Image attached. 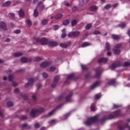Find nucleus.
<instances>
[{
    "mask_svg": "<svg viewBox=\"0 0 130 130\" xmlns=\"http://www.w3.org/2000/svg\"><path fill=\"white\" fill-rule=\"evenodd\" d=\"M91 27H92V24L89 23L86 25L85 28L86 29V30H89V29H90Z\"/></svg>",
    "mask_w": 130,
    "mask_h": 130,
    "instance_id": "obj_38",
    "label": "nucleus"
},
{
    "mask_svg": "<svg viewBox=\"0 0 130 130\" xmlns=\"http://www.w3.org/2000/svg\"><path fill=\"white\" fill-rule=\"evenodd\" d=\"M38 5L40 9H41V10H43V9H44V5H43V3L42 2H39L38 3Z\"/></svg>",
    "mask_w": 130,
    "mask_h": 130,
    "instance_id": "obj_21",
    "label": "nucleus"
},
{
    "mask_svg": "<svg viewBox=\"0 0 130 130\" xmlns=\"http://www.w3.org/2000/svg\"><path fill=\"white\" fill-rule=\"evenodd\" d=\"M90 45H92V44L89 42H84L81 44V47H87V46H90Z\"/></svg>",
    "mask_w": 130,
    "mask_h": 130,
    "instance_id": "obj_16",
    "label": "nucleus"
},
{
    "mask_svg": "<svg viewBox=\"0 0 130 130\" xmlns=\"http://www.w3.org/2000/svg\"><path fill=\"white\" fill-rule=\"evenodd\" d=\"M0 28L3 30H5V31L7 30V25L5 22H0Z\"/></svg>",
    "mask_w": 130,
    "mask_h": 130,
    "instance_id": "obj_11",
    "label": "nucleus"
},
{
    "mask_svg": "<svg viewBox=\"0 0 130 130\" xmlns=\"http://www.w3.org/2000/svg\"><path fill=\"white\" fill-rule=\"evenodd\" d=\"M26 23L28 25V26H32V21L28 19L26 20Z\"/></svg>",
    "mask_w": 130,
    "mask_h": 130,
    "instance_id": "obj_30",
    "label": "nucleus"
},
{
    "mask_svg": "<svg viewBox=\"0 0 130 130\" xmlns=\"http://www.w3.org/2000/svg\"><path fill=\"white\" fill-rule=\"evenodd\" d=\"M97 10H98V7L96 6H92L90 7V11H91V12H95L97 11Z\"/></svg>",
    "mask_w": 130,
    "mask_h": 130,
    "instance_id": "obj_19",
    "label": "nucleus"
},
{
    "mask_svg": "<svg viewBox=\"0 0 130 130\" xmlns=\"http://www.w3.org/2000/svg\"><path fill=\"white\" fill-rule=\"evenodd\" d=\"M43 78H47V77H48V75L46 73H43Z\"/></svg>",
    "mask_w": 130,
    "mask_h": 130,
    "instance_id": "obj_51",
    "label": "nucleus"
},
{
    "mask_svg": "<svg viewBox=\"0 0 130 130\" xmlns=\"http://www.w3.org/2000/svg\"><path fill=\"white\" fill-rule=\"evenodd\" d=\"M93 34H94V35H97L98 34H100V31H99L98 30H95L93 32Z\"/></svg>",
    "mask_w": 130,
    "mask_h": 130,
    "instance_id": "obj_57",
    "label": "nucleus"
},
{
    "mask_svg": "<svg viewBox=\"0 0 130 130\" xmlns=\"http://www.w3.org/2000/svg\"><path fill=\"white\" fill-rule=\"evenodd\" d=\"M35 79L33 78H31L28 80V82L27 84H25V87H27L28 86H30V85H32L33 83H34Z\"/></svg>",
    "mask_w": 130,
    "mask_h": 130,
    "instance_id": "obj_12",
    "label": "nucleus"
},
{
    "mask_svg": "<svg viewBox=\"0 0 130 130\" xmlns=\"http://www.w3.org/2000/svg\"><path fill=\"white\" fill-rule=\"evenodd\" d=\"M118 116H120V110H117L113 113V115H110L107 117L106 116H104L103 118L101 120V123H103L104 121L107 120V119H112L114 118V117H118Z\"/></svg>",
    "mask_w": 130,
    "mask_h": 130,
    "instance_id": "obj_1",
    "label": "nucleus"
},
{
    "mask_svg": "<svg viewBox=\"0 0 130 130\" xmlns=\"http://www.w3.org/2000/svg\"><path fill=\"white\" fill-rule=\"evenodd\" d=\"M22 55H23V53L21 52L15 53L14 54V56H15V57H19V56H21Z\"/></svg>",
    "mask_w": 130,
    "mask_h": 130,
    "instance_id": "obj_25",
    "label": "nucleus"
},
{
    "mask_svg": "<svg viewBox=\"0 0 130 130\" xmlns=\"http://www.w3.org/2000/svg\"><path fill=\"white\" fill-rule=\"evenodd\" d=\"M95 72L96 73V74L95 75V77L97 79H99L100 77V76L101 75V68H98L95 70Z\"/></svg>",
    "mask_w": 130,
    "mask_h": 130,
    "instance_id": "obj_6",
    "label": "nucleus"
},
{
    "mask_svg": "<svg viewBox=\"0 0 130 130\" xmlns=\"http://www.w3.org/2000/svg\"><path fill=\"white\" fill-rule=\"evenodd\" d=\"M101 84V82L100 81H97L95 83H94L91 86V88L92 89H95V88H96V87H98V86H100Z\"/></svg>",
    "mask_w": 130,
    "mask_h": 130,
    "instance_id": "obj_10",
    "label": "nucleus"
},
{
    "mask_svg": "<svg viewBox=\"0 0 130 130\" xmlns=\"http://www.w3.org/2000/svg\"><path fill=\"white\" fill-rule=\"evenodd\" d=\"M9 17H15V14L12 13H9Z\"/></svg>",
    "mask_w": 130,
    "mask_h": 130,
    "instance_id": "obj_60",
    "label": "nucleus"
},
{
    "mask_svg": "<svg viewBox=\"0 0 130 130\" xmlns=\"http://www.w3.org/2000/svg\"><path fill=\"white\" fill-rule=\"evenodd\" d=\"M11 2L10 1H7L6 2H5L4 3H3V4L2 5L3 7H8L9 6H10V5H11Z\"/></svg>",
    "mask_w": 130,
    "mask_h": 130,
    "instance_id": "obj_20",
    "label": "nucleus"
},
{
    "mask_svg": "<svg viewBox=\"0 0 130 130\" xmlns=\"http://www.w3.org/2000/svg\"><path fill=\"white\" fill-rule=\"evenodd\" d=\"M45 111V109L44 108H41L39 109L32 110L30 115L31 117H36V114H38V113H42Z\"/></svg>",
    "mask_w": 130,
    "mask_h": 130,
    "instance_id": "obj_3",
    "label": "nucleus"
},
{
    "mask_svg": "<svg viewBox=\"0 0 130 130\" xmlns=\"http://www.w3.org/2000/svg\"><path fill=\"white\" fill-rule=\"evenodd\" d=\"M125 25H126L125 23H121L120 25H119V27H120V28H121L122 29V28H124V27H125Z\"/></svg>",
    "mask_w": 130,
    "mask_h": 130,
    "instance_id": "obj_41",
    "label": "nucleus"
},
{
    "mask_svg": "<svg viewBox=\"0 0 130 130\" xmlns=\"http://www.w3.org/2000/svg\"><path fill=\"white\" fill-rule=\"evenodd\" d=\"M80 35V31L76 30L73 32H70L69 33L68 36V37H78Z\"/></svg>",
    "mask_w": 130,
    "mask_h": 130,
    "instance_id": "obj_5",
    "label": "nucleus"
},
{
    "mask_svg": "<svg viewBox=\"0 0 130 130\" xmlns=\"http://www.w3.org/2000/svg\"><path fill=\"white\" fill-rule=\"evenodd\" d=\"M115 48H120L121 47V43L117 44L115 46Z\"/></svg>",
    "mask_w": 130,
    "mask_h": 130,
    "instance_id": "obj_44",
    "label": "nucleus"
},
{
    "mask_svg": "<svg viewBox=\"0 0 130 130\" xmlns=\"http://www.w3.org/2000/svg\"><path fill=\"white\" fill-rule=\"evenodd\" d=\"M72 10L73 11H74V12H75V11H77V7L76 6L73 7L72 8Z\"/></svg>",
    "mask_w": 130,
    "mask_h": 130,
    "instance_id": "obj_61",
    "label": "nucleus"
},
{
    "mask_svg": "<svg viewBox=\"0 0 130 130\" xmlns=\"http://www.w3.org/2000/svg\"><path fill=\"white\" fill-rule=\"evenodd\" d=\"M58 81H59V76L55 77L54 79V82L56 83V82H58Z\"/></svg>",
    "mask_w": 130,
    "mask_h": 130,
    "instance_id": "obj_34",
    "label": "nucleus"
},
{
    "mask_svg": "<svg viewBox=\"0 0 130 130\" xmlns=\"http://www.w3.org/2000/svg\"><path fill=\"white\" fill-rule=\"evenodd\" d=\"M115 54H119L120 53V50L117 49H113Z\"/></svg>",
    "mask_w": 130,
    "mask_h": 130,
    "instance_id": "obj_28",
    "label": "nucleus"
},
{
    "mask_svg": "<svg viewBox=\"0 0 130 130\" xmlns=\"http://www.w3.org/2000/svg\"><path fill=\"white\" fill-rule=\"evenodd\" d=\"M70 115H71V113H69L68 114H65L64 115V117L65 118V119H67V118H68V117H69Z\"/></svg>",
    "mask_w": 130,
    "mask_h": 130,
    "instance_id": "obj_49",
    "label": "nucleus"
},
{
    "mask_svg": "<svg viewBox=\"0 0 130 130\" xmlns=\"http://www.w3.org/2000/svg\"><path fill=\"white\" fill-rule=\"evenodd\" d=\"M70 4L69 3H66L65 4V6H66V7H70Z\"/></svg>",
    "mask_w": 130,
    "mask_h": 130,
    "instance_id": "obj_64",
    "label": "nucleus"
},
{
    "mask_svg": "<svg viewBox=\"0 0 130 130\" xmlns=\"http://www.w3.org/2000/svg\"><path fill=\"white\" fill-rule=\"evenodd\" d=\"M18 15L19 17H24V11H23V9L19 10V11H18Z\"/></svg>",
    "mask_w": 130,
    "mask_h": 130,
    "instance_id": "obj_17",
    "label": "nucleus"
},
{
    "mask_svg": "<svg viewBox=\"0 0 130 130\" xmlns=\"http://www.w3.org/2000/svg\"><path fill=\"white\" fill-rule=\"evenodd\" d=\"M47 23H48V20L46 19H44L42 21V23L43 25H47Z\"/></svg>",
    "mask_w": 130,
    "mask_h": 130,
    "instance_id": "obj_39",
    "label": "nucleus"
},
{
    "mask_svg": "<svg viewBox=\"0 0 130 130\" xmlns=\"http://www.w3.org/2000/svg\"><path fill=\"white\" fill-rule=\"evenodd\" d=\"M56 17H62V14L59 13L56 16Z\"/></svg>",
    "mask_w": 130,
    "mask_h": 130,
    "instance_id": "obj_63",
    "label": "nucleus"
},
{
    "mask_svg": "<svg viewBox=\"0 0 130 130\" xmlns=\"http://www.w3.org/2000/svg\"><path fill=\"white\" fill-rule=\"evenodd\" d=\"M19 92H20V90H19V89L18 88H16L14 90V93L16 94H17V93H19Z\"/></svg>",
    "mask_w": 130,
    "mask_h": 130,
    "instance_id": "obj_59",
    "label": "nucleus"
},
{
    "mask_svg": "<svg viewBox=\"0 0 130 130\" xmlns=\"http://www.w3.org/2000/svg\"><path fill=\"white\" fill-rule=\"evenodd\" d=\"M108 61V58H101L99 59V63H106Z\"/></svg>",
    "mask_w": 130,
    "mask_h": 130,
    "instance_id": "obj_9",
    "label": "nucleus"
},
{
    "mask_svg": "<svg viewBox=\"0 0 130 130\" xmlns=\"http://www.w3.org/2000/svg\"><path fill=\"white\" fill-rule=\"evenodd\" d=\"M111 8V5H110V4H107L104 7V9H105L106 10H109V9H110Z\"/></svg>",
    "mask_w": 130,
    "mask_h": 130,
    "instance_id": "obj_35",
    "label": "nucleus"
},
{
    "mask_svg": "<svg viewBox=\"0 0 130 130\" xmlns=\"http://www.w3.org/2000/svg\"><path fill=\"white\" fill-rule=\"evenodd\" d=\"M115 80L114 79H110L109 80L108 82V85H109V86H111V85H113V84H115Z\"/></svg>",
    "mask_w": 130,
    "mask_h": 130,
    "instance_id": "obj_18",
    "label": "nucleus"
},
{
    "mask_svg": "<svg viewBox=\"0 0 130 130\" xmlns=\"http://www.w3.org/2000/svg\"><path fill=\"white\" fill-rule=\"evenodd\" d=\"M14 33H15V34H19L21 33V31L19 29H17L14 31Z\"/></svg>",
    "mask_w": 130,
    "mask_h": 130,
    "instance_id": "obj_56",
    "label": "nucleus"
},
{
    "mask_svg": "<svg viewBox=\"0 0 130 130\" xmlns=\"http://www.w3.org/2000/svg\"><path fill=\"white\" fill-rule=\"evenodd\" d=\"M84 0H79V5L80 6H84Z\"/></svg>",
    "mask_w": 130,
    "mask_h": 130,
    "instance_id": "obj_46",
    "label": "nucleus"
},
{
    "mask_svg": "<svg viewBox=\"0 0 130 130\" xmlns=\"http://www.w3.org/2000/svg\"><path fill=\"white\" fill-rule=\"evenodd\" d=\"M116 67H117V65H116V64L115 63H113V64H112V66H111V69L112 70H114V69H115V68H116Z\"/></svg>",
    "mask_w": 130,
    "mask_h": 130,
    "instance_id": "obj_43",
    "label": "nucleus"
},
{
    "mask_svg": "<svg viewBox=\"0 0 130 130\" xmlns=\"http://www.w3.org/2000/svg\"><path fill=\"white\" fill-rule=\"evenodd\" d=\"M112 38H113V39H114L115 40H118V39L120 38V37L116 35H112Z\"/></svg>",
    "mask_w": 130,
    "mask_h": 130,
    "instance_id": "obj_23",
    "label": "nucleus"
},
{
    "mask_svg": "<svg viewBox=\"0 0 130 130\" xmlns=\"http://www.w3.org/2000/svg\"><path fill=\"white\" fill-rule=\"evenodd\" d=\"M66 28H63L62 30V35H61V38H65V37L67 36V34H66Z\"/></svg>",
    "mask_w": 130,
    "mask_h": 130,
    "instance_id": "obj_22",
    "label": "nucleus"
},
{
    "mask_svg": "<svg viewBox=\"0 0 130 130\" xmlns=\"http://www.w3.org/2000/svg\"><path fill=\"white\" fill-rule=\"evenodd\" d=\"M34 15L35 17H38V11L37 9H35L34 12Z\"/></svg>",
    "mask_w": 130,
    "mask_h": 130,
    "instance_id": "obj_37",
    "label": "nucleus"
},
{
    "mask_svg": "<svg viewBox=\"0 0 130 130\" xmlns=\"http://www.w3.org/2000/svg\"><path fill=\"white\" fill-rule=\"evenodd\" d=\"M54 111H55V110H53L51 111V112H50L46 117H49V116H52V115H53V114H54Z\"/></svg>",
    "mask_w": 130,
    "mask_h": 130,
    "instance_id": "obj_27",
    "label": "nucleus"
},
{
    "mask_svg": "<svg viewBox=\"0 0 130 130\" xmlns=\"http://www.w3.org/2000/svg\"><path fill=\"white\" fill-rule=\"evenodd\" d=\"M7 105L8 106H9V107L13 106V102H8L7 103Z\"/></svg>",
    "mask_w": 130,
    "mask_h": 130,
    "instance_id": "obj_50",
    "label": "nucleus"
},
{
    "mask_svg": "<svg viewBox=\"0 0 130 130\" xmlns=\"http://www.w3.org/2000/svg\"><path fill=\"white\" fill-rule=\"evenodd\" d=\"M91 111H95L96 110V107H95V105L92 104L91 106Z\"/></svg>",
    "mask_w": 130,
    "mask_h": 130,
    "instance_id": "obj_36",
    "label": "nucleus"
},
{
    "mask_svg": "<svg viewBox=\"0 0 130 130\" xmlns=\"http://www.w3.org/2000/svg\"><path fill=\"white\" fill-rule=\"evenodd\" d=\"M128 66H130V63L129 62H125L124 63V67H128Z\"/></svg>",
    "mask_w": 130,
    "mask_h": 130,
    "instance_id": "obj_52",
    "label": "nucleus"
},
{
    "mask_svg": "<svg viewBox=\"0 0 130 130\" xmlns=\"http://www.w3.org/2000/svg\"><path fill=\"white\" fill-rule=\"evenodd\" d=\"M69 24H70V20H69V19H67V20H65L63 22V25L64 26H67V25H69Z\"/></svg>",
    "mask_w": 130,
    "mask_h": 130,
    "instance_id": "obj_29",
    "label": "nucleus"
},
{
    "mask_svg": "<svg viewBox=\"0 0 130 130\" xmlns=\"http://www.w3.org/2000/svg\"><path fill=\"white\" fill-rule=\"evenodd\" d=\"M72 96H73V92H71L69 93V95L66 97V101H67V102H72V100L71 99V98L72 97Z\"/></svg>",
    "mask_w": 130,
    "mask_h": 130,
    "instance_id": "obj_13",
    "label": "nucleus"
},
{
    "mask_svg": "<svg viewBox=\"0 0 130 130\" xmlns=\"http://www.w3.org/2000/svg\"><path fill=\"white\" fill-rule=\"evenodd\" d=\"M13 79H14V76H13V75H9V78H8V79H9V81L10 82L13 81Z\"/></svg>",
    "mask_w": 130,
    "mask_h": 130,
    "instance_id": "obj_40",
    "label": "nucleus"
},
{
    "mask_svg": "<svg viewBox=\"0 0 130 130\" xmlns=\"http://www.w3.org/2000/svg\"><path fill=\"white\" fill-rule=\"evenodd\" d=\"M49 123H50V124H54V123H55V120H52L50 121L49 122Z\"/></svg>",
    "mask_w": 130,
    "mask_h": 130,
    "instance_id": "obj_55",
    "label": "nucleus"
},
{
    "mask_svg": "<svg viewBox=\"0 0 130 130\" xmlns=\"http://www.w3.org/2000/svg\"><path fill=\"white\" fill-rule=\"evenodd\" d=\"M22 127H27V128H31V125L28 126L27 123H24L22 125Z\"/></svg>",
    "mask_w": 130,
    "mask_h": 130,
    "instance_id": "obj_33",
    "label": "nucleus"
},
{
    "mask_svg": "<svg viewBox=\"0 0 130 130\" xmlns=\"http://www.w3.org/2000/svg\"><path fill=\"white\" fill-rule=\"evenodd\" d=\"M41 59H42V58H41V57H36L35 60V61H39V60H41Z\"/></svg>",
    "mask_w": 130,
    "mask_h": 130,
    "instance_id": "obj_48",
    "label": "nucleus"
},
{
    "mask_svg": "<svg viewBox=\"0 0 130 130\" xmlns=\"http://www.w3.org/2000/svg\"><path fill=\"white\" fill-rule=\"evenodd\" d=\"M22 62H27L28 59L26 57H22L21 59Z\"/></svg>",
    "mask_w": 130,
    "mask_h": 130,
    "instance_id": "obj_32",
    "label": "nucleus"
},
{
    "mask_svg": "<svg viewBox=\"0 0 130 130\" xmlns=\"http://www.w3.org/2000/svg\"><path fill=\"white\" fill-rule=\"evenodd\" d=\"M49 45L50 46H57L58 43L55 41H51L49 43Z\"/></svg>",
    "mask_w": 130,
    "mask_h": 130,
    "instance_id": "obj_14",
    "label": "nucleus"
},
{
    "mask_svg": "<svg viewBox=\"0 0 130 130\" xmlns=\"http://www.w3.org/2000/svg\"><path fill=\"white\" fill-rule=\"evenodd\" d=\"M119 105L114 104V108H118V107H119Z\"/></svg>",
    "mask_w": 130,
    "mask_h": 130,
    "instance_id": "obj_62",
    "label": "nucleus"
},
{
    "mask_svg": "<svg viewBox=\"0 0 130 130\" xmlns=\"http://www.w3.org/2000/svg\"><path fill=\"white\" fill-rule=\"evenodd\" d=\"M72 43V42L69 41L68 42V44H60V46L62 47V48H67L68 47L70 46Z\"/></svg>",
    "mask_w": 130,
    "mask_h": 130,
    "instance_id": "obj_7",
    "label": "nucleus"
},
{
    "mask_svg": "<svg viewBox=\"0 0 130 130\" xmlns=\"http://www.w3.org/2000/svg\"><path fill=\"white\" fill-rule=\"evenodd\" d=\"M98 120V116H95L94 117H91L87 119V120L84 122L86 125H91L92 123L96 122Z\"/></svg>",
    "mask_w": 130,
    "mask_h": 130,
    "instance_id": "obj_2",
    "label": "nucleus"
},
{
    "mask_svg": "<svg viewBox=\"0 0 130 130\" xmlns=\"http://www.w3.org/2000/svg\"><path fill=\"white\" fill-rule=\"evenodd\" d=\"M126 127H128L129 130H130V126H128V124H126L125 126L120 125L117 127V129L118 130H124V129H125V128H126Z\"/></svg>",
    "mask_w": 130,
    "mask_h": 130,
    "instance_id": "obj_8",
    "label": "nucleus"
},
{
    "mask_svg": "<svg viewBox=\"0 0 130 130\" xmlns=\"http://www.w3.org/2000/svg\"><path fill=\"white\" fill-rule=\"evenodd\" d=\"M94 98H95V99H100V98H101V94H95L94 96Z\"/></svg>",
    "mask_w": 130,
    "mask_h": 130,
    "instance_id": "obj_42",
    "label": "nucleus"
},
{
    "mask_svg": "<svg viewBox=\"0 0 130 130\" xmlns=\"http://www.w3.org/2000/svg\"><path fill=\"white\" fill-rule=\"evenodd\" d=\"M36 41H37V42H40L43 45H45L46 44H47V43L48 42V40H47V39L45 38H43L42 39L37 38L36 39Z\"/></svg>",
    "mask_w": 130,
    "mask_h": 130,
    "instance_id": "obj_4",
    "label": "nucleus"
},
{
    "mask_svg": "<svg viewBox=\"0 0 130 130\" xmlns=\"http://www.w3.org/2000/svg\"><path fill=\"white\" fill-rule=\"evenodd\" d=\"M78 22H79V20H77V21L76 20H73L72 22V27H74V26L76 25V24H77V23H78Z\"/></svg>",
    "mask_w": 130,
    "mask_h": 130,
    "instance_id": "obj_31",
    "label": "nucleus"
},
{
    "mask_svg": "<svg viewBox=\"0 0 130 130\" xmlns=\"http://www.w3.org/2000/svg\"><path fill=\"white\" fill-rule=\"evenodd\" d=\"M20 119L21 120H25V119H27V117H26L25 116H22L20 117Z\"/></svg>",
    "mask_w": 130,
    "mask_h": 130,
    "instance_id": "obj_45",
    "label": "nucleus"
},
{
    "mask_svg": "<svg viewBox=\"0 0 130 130\" xmlns=\"http://www.w3.org/2000/svg\"><path fill=\"white\" fill-rule=\"evenodd\" d=\"M53 29H55V30H57V29H58V25H55L53 26Z\"/></svg>",
    "mask_w": 130,
    "mask_h": 130,
    "instance_id": "obj_58",
    "label": "nucleus"
},
{
    "mask_svg": "<svg viewBox=\"0 0 130 130\" xmlns=\"http://www.w3.org/2000/svg\"><path fill=\"white\" fill-rule=\"evenodd\" d=\"M49 64V63L48 61H45L42 62L40 66L41 68H46V67H48Z\"/></svg>",
    "mask_w": 130,
    "mask_h": 130,
    "instance_id": "obj_15",
    "label": "nucleus"
},
{
    "mask_svg": "<svg viewBox=\"0 0 130 130\" xmlns=\"http://www.w3.org/2000/svg\"><path fill=\"white\" fill-rule=\"evenodd\" d=\"M81 68L82 70H87L88 68H87V66L86 65H83L81 64Z\"/></svg>",
    "mask_w": 130,
    "mask_h": 130,
    "instance_id": "obj_47",
    "label": "nucleus"
},
{
    "mask_svg": "<svg viewBox=\"0 0 130 130\" xmlns=\"http://www.w3.org/2000/svg\"><path fill=\"white\" fill-rule=\"evenodd\" d=\"M74 77H75V74H71L67 76V80H72L73 79Z\"/></svg>",
    "mask_w": 130,
    "mask_h": 130,
    "instance_id": "obj_26",
    "label": "nucleus"
},
{
    "mask_svg": "<svg viewBox=\"0 0 130 130\" xmlns=\"http://www.w3.org/2000/svg\"><path fill=\"white\" fill-rule=\"evenodd\" d=\"M40 125L38 123H36L35 124V127H36V128H39V127H40Z\"/></svg>",
    "mask_w": 130,
    "mask_h": 130,
    "instance_id": "obj_54",
    "label": "nucleus"
},
{
    "mask_svg": "<svg viewBox=\"0 0 130 130\" xmlns=\"http://www.w3.org/2000/svg\"><path fill=\"white\" fill-rule=\"evenodd\" d=\"M106 49L109 51L111 48H110V44L109 43L107 42L106 43Z\"/></svg>",
    "mask_w": 130,
    "mask_h": 130,
    "instance_id": "obj_24",
    "label": "nucleus"
},
{
    "mask_svg": "<svg viewBox=\"0 0 130 130\" xmlns=\"http://www.w3.org/2000/svg\"><path fill=\"white\" fill-rule=\"evenodd\" d=\"M55 71V67H52L50 69V72H54Z\"/></svg>",
    "mask_w": 130,
    "mask_h": 130,
    "instance_id": "obj_53",
    "label": "nucleus"
}]
</instances>
